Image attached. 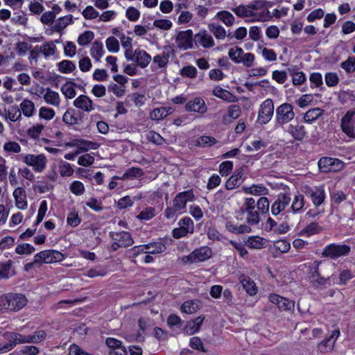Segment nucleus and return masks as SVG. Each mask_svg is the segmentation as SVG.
<instances>
[{
	"label": "nucleus",
	"mask_w": 355,
	"mask_h": 355,
	"mask_svg": "<svg viewBox=\"0 0 355 355\" xmlns=\"http://www.w3.org/2000/svg\"><path fill=\"white\" fill-rule=\"evenodd\" d=\"M257 209L262 214H266L269 211L270 202L266 197H261L257 202Z\"/></svg>",
	"instance_id": "nucleus-57"
},
{
	"label": "nucleus",
	"mask_w": 355,
	"mask_h": 355,
	"mask_svg": "<svg viewBox=\"0 0 355 355\" xmlns=\"http://www.w3.org/2000/svg\"><path fill=\"white\" fill-rule=\"evenodd\" d=\"M3 337L8 340V343L1 345L4 353L12 349L17 344L25 343V335L17 332L6 331L3 334Z\"/></svg>",
	"instance_id": "nucleus-9"
},
{
	"label": "nucleus",
	"mask_w": 355,
	"mask_h": 355,
	"mask_svg": "<svg viewBox=\"0 0 355 355\" xmlns=\"http://www.w3.org/2000/svg\"><path fill=\"white\" fill-rule=\"evenodd\" d=\"M291 197L288 193H280L271 205V213L277 216L291 204Z\"/></svg>",
	"instance_id": "nucleus-12"
},
{
	"label": "nucleus",
	"mask_w": 355,
	"mask_h": 355,
	"mask_svg": "<svg viewBox=\"0 0 355 355\" xmlns=\"http://www.w3.org/2000/svg\"><path fill=\"white\" fill-rule=\"evenodd\" d=\"M169 114L165 107H159L154 109L150 113V118L153 120H160L166 117Z\"/></svg>",
	"instance_id": "nucleus-52"
},
{
	"label": "nucleus",
	"mask_w": 355,
	"mask_h": 355,
	"mask_svg": "<svg viewBox=\"0 0 355 355\" xmlns=\"http://www.w3.org/2000/svg\"><path fill=\"white\" fill-rule=\"evenodd\" d=\"M76 85L72 82H67L61 87V92L67 98H73L76 92L74 88Z\"/></svg>",
	"instance_id": "nucleus-36"
},
{
	"label": "nucleus",
	"mask_w": 355,
	"mask_h": 355,
	"mask_svg": "<svg viewBox=\"0 0 355 355\" xmlns=\"http://www.w3.org/2000/svg\"><path fill=\"white\" fill-rule=\"evenodd\" d=\"M341 67L347 73L355 71V57H349L340 64Z\"/></svg>",
	"instance_id": "nucleus-53"
},
{
	"label": "nucleus",
	"mask_w": 355,
	"mask_h": 355,
	"mask_svg": "<svg viewBox=\"0 0 355 355\" xmlns=\"http://www.w3.org/2000/svg\"><path fill=\"white\" fill-rule=\"evenodd\" d=\"M72 15H69L64 17H60L56 22L55 26V30L57 32H61L64 28H65L69 24H71Z\"/></svg>",
	"instance_id": "nucleus-40"
},
{
	"label": "nucleus",
	"mask_w": 355,
	"mask_h": 355,
	"mask_svg": "<svg viewBox=\"0 0 355 355\" xmlns=\"http://www.w3.org/2000/svg\"><path fill=\"white\" fill-rule=\"evenodd\" d=\"M194 200V194L192 189L178 193L173 200V206L165 209L164 216L167 219L175 220L177 213H181L186 208L188 202Z\"/></svg>",
	"instance_id": "nucleus-1"
},
{
	"label": "nucleus",
	"mask_w": 355,
	"mask_h": 355,
	"mask_svg": "<svg viewBox=\"0 0 355 355\" xmlns=\"http://www.w3.org/2000/svg\"><path fill=\"white\" fill-rule=\"evenodd\" d=\"M67 146L78 147L80 151L83 152H86L89 148L95 150L98 148L97 144L83 139H73L71 143L67 144Z\"/></svg>",
	"instance_id": "nucleus-23"
},
{
	"label": "nucleus",
	"mask_w": 355,
	"mask_h": 355,
	"mask_svg": "<svg viewBox=\"0 0 355 355\" xmlns=\"http://www.w3.org/2000/svg\"><path fill=\"white\" fill-rule=\"evenodd\" d=\"M110 235L111 238L114 241L112 245V249L114 251L117 250L119 248L129 247L134 243L130 234L128 232H111Z\"/></svg>",
	"instance_id": "nucleus-3"
},
{
	"label": "nucleus",
	"mask_w": 355,
	"mask_h": 355,
	"mask_svg": "<svg viewBox=\"0 0 355 355\" xmlns=\"http://www.w3.org/2000/svg\"><path fill=\"white\" fill-rule=\"evenodd\" d=\"M246 216V221L248 225H256L260 222V216L259 214L257 211L253 210L245 212Z\"/></svg>",
	"instance_id": "nucleus-50"
},
{
	"label": "nucleus",
	"mask_w": 355,
	"mask_h": 355,
	"mask_svg": "<svg viewBox=\"0 0 355 355\" xmlns=\"http://www.w3.org/2000/svg\"><path fill=\"white\" fill-rule=\"evenodd\" d=\"M291 210L293 214H300L303 211L305 205L304 197L302 193H297L291 198Z\"/></svg>",
	"instance_id": "nucleus-25"
},
{
	"label": "nucleus",
	"mask_w": 355,
	"mask_h": 355,
	"mask_svg": "<svg viewBox=\"0 0 355 355\" xmlns=\"http://www.w3.org/2000/svg\"><path fill=\"white\" fill-rule=\"evenodd\" d=\"M36 261L40 263H52L62 261L64 259L62 253L55 250L41 251L35 254Z\"/></svg>",
	"instance_id": "nucleus-8"
},
{
	"label": "nucleus",
	"mask_w": 355,
	"mask_h": 355,
	"mask_svg": "<svg viewBox=\"0 0 355 355\" xmlns=\"http://www.w3.org/2000/svg\"><path fill=\"white\" fill-rule=\"evenodd\" d=\"M73 105L87 112L94 110L93 101L86 95H80L77 97L73 101Z\"/></svg>",
	"instance_id": "nucleus-19"
},
{
	"label": "nucleus",
	"mask_w": 355,
	"mask_h": 355,
	"mask_svg": "<svg viewBox=\"0 0 355 355\" xmlns=\"http://www.w3.org/2000/svg\"><path fill=\"white\" fill-rule=\"evenodd\" d=\"M321 230L322 228L319 226L318 223L313 222L301 230L300 234L309 236L319 233Z\"/></svg>",
	"instance_id": "nucleus-37"
},
{
	"label": "nucleus",
	"mask_w": 355,
	"mask_h": 355,
	"mask_svg": "<svg viewBox=\"0 0 355 355\" xmlns=\"http://www.w3.org/2000/svg\"><path fill=\"white\" fill-rule=\"evenodd\" d=\"M144 175L141 168L137 167L129 168L123 175L121 179L125 180L130 178H140Z\"/></svg>",
	"instance_id": "nucleus-45"
},
{
	"label": "nucleus",
	"mask_w": 355,
	"mask_h": 355,
	"mask_svg": "<svg viewBox=\"0 0 355 355\" xmlns=\"http://www.w3.org/2000/svg\"><path fill=\"white\" fill-rule=\"evenodd\" d=\"M274 112V104L271 99L264 101L260 106L258 114L257 122L260 124L268 123Z\"/></svg>",
	"instance_id": "nucleus-11"
},
{
	"label": "nucleus",
	"mask_w": 355,
	"mask_h": 355,
	"mask_svg": "<svg viewBox=\"0 0 355 355\" xmlns=\"http://www.w3.org/2000/svg\"><path fill=\"white\" fill-rule=\"evenodd\" d=\"M217 17L227 26H231L234 23V17L228 11H220L217 13Z\"/></svg>",
	"instance_id": "nucleus-41"
},
{
	"label": "nucleus",
	"mask_w": 355,
	"mask_h": 355,
	"mask_svg": "<svg viewBox=\"0 0 355 355\" xmlns=\"http://www.w3.org/2000/svg\"><path fill=\"white\" fill-rule=\"evenodd\" d=\"M208 28L217 40H223L225 38L226 31L221 25L216 23H211L209 24Z\"/></svg>",
	"instance_id": "nucleus-33"
},
{
	"label": "nucleus",
	"mask_w": 355,
	"mask_h": 355,
	"mask_svg": "<svg viewBox=\"0 0 355 355\" xmlns=\"http://www.w3.org/2000/svg\"><path fill=\"white\" fill-rule=\"evenodd\" d=\"M58 168L62 177H69L73 173V169L71 164L65 161L60 160L59 162Z\"/></svg>",
	"instance_id": "nucleus-39"
},
{
	"label": "nucleus",
	"mask_w": 355,
	"mask_h": 355,
	"mask_svg": "<svg viewBox=\"0 0 355 355\" xmlns=\"http://www.w3.org/2000/svg\"><path fill=\"white\" fill-rule=\"evenodd\" d=\"M148 254H159L164 252L166 247V240L159 239L157 241L144 245V247Z\"/></svg>",
	"instance_id": "nucleus-20"
},
{
	"label": "nucleus",
	"mask_w": 355,
	"mask_h": 355,
	"mask_svg": "<svg viewBox=\"0 0 355 355\" xmlns=\"http://www.w3.org/2000/svg\"><path fill=\"white\" fill-rule=\"evenodd\" d=\"M213 95L215 96L220 98L223 100L227 101L228 102L233 101L232 98H234L233 94L229 91L223 89L220 87H216L212 91Z\"/></svg>",
	"instance_id": "nucleus-35"
},
{
	"label": "nucleus",
	"mask_w": 355,
	"mask_h": 355,
	"mask_svg": "<svg viewBox=\"0 0 355 355\" xmlns=\"http://www.w3.org/2000/svg\"><path fill=\"white\" fill-rule=\"evenodd\" d=\"M196 262L204 261L209 259L212 256V251L210 248L207 246H202L201 248L194 250L193 252Z\"/></svg>",
	"instance_id": "nucleus-26"
},
{
	"label": "nucleus",
	"mask_w": 355,
	"mask_h": 355,
	"mask_svg": "<svg viewBox=\"0 0 355 355\" xmlns=\"http://www.w3.org/2000/svg\"><path fill=\"white\" fill-rule=\"evenodd\" d=\"M244 169V166L236 169L234 173L226 181L225 187L227 190L239 187L243 183L245 178Z\"/></svg>",
	"instance_id": "nucleus-14"
},
{
	"label": "nucleus",
	"mask_w": 355,
	"mask_h": 355,
	"mask_svg": "<svg viewBox=\"0 0 355 355\" xmlns=\"http://www.w3.org/2000/svg\"><path fill=\"white\" fill-rule=\"evenodd\" d=\"M175 43L180 49L187 50L193 49V38L191 30L180 31L176 36Z\"/></svg>",
	"instance_id": "nucleus-13"
},
{
	"label": "nucleus",
	"mask_w": 355,
	"mask_h": 355,
	"mask_svg": "<svg viewBox=\"0 0 355 355\" xmlns=\"http://www.w3.org/2000/svg\"><path fill=\"white\" fill-rule=\"evenodd\" d=\"M232 11L239 17L250 18L249 22L267 21L272 18L269 11L258 12L252 11L250 4L240 5L232 9Z\"/></svg>",
	"instance_id": "nucleus-2"
},
{
	"label": "nucleus",
	"mask_w": 355,
	"mask_h": 355,
	"mask_svg": "<svg viewBox=\"0 0 355 355\" xmlns=\"http://www.w3.org/2000/svg\"><path fill=\"white\" fill-rule=\"evenodd\" d=\"M205 317L199 316L193 320L189 322L185 328L187 334L192 335L198 331Z\"/></svg>",
	"instance_id": "nucleus-28"
},
{
	"label": "nucleus",
	"mask_w": 355,
	"mask_h": 355,
	"mask_svg": "<svg viewBox=\"0 0 355 355\" xmlns=\"http://www.w3.org/2000/svg\"><path fill=\"white\" fill-rule=\"evenodd\" d=\"M252 11L263 12L269 11L268 10L272 6V3L266 0H256L250 3Z\"/></svg>",
	"instance_id": "nucleus-32"
},
{
	"label": "nucleus",
	"mask_w": 355,
	"mask_h": 355,
	"mask_svg": "<svg viewBox=\"0 0 355 355\" xmlns=\"http://www.w3.org/2000/svg\"><path fill=\"white\" fill-rule=\"evenodd\" d=\"M340 126L344 133L355 139V110L347 112L341 119Z\"/></svg>",
	"instance_id": "nucleus-10"
},
{
	"label": "nucleus",
	"mask_w": 355,
	"mask_h": 355,
	"mask_svg": "<svg viewBox=\"0 0 355 355\" xmlns=\"http://www.w3.org/2000/svg\"><path fill=\"white\" fill-rule=\"evenodd\" d=\"M40 117L46 120H51L55 116V112L52 108L42 107L39 112Z\"/></svg>",
	"instance_id": "nucleus-63"
},
{
	"label": "nucleus",
	"mask_w": 355,
	"mask_h": 355,
	"mask_svg": "<svg viewBox=\"0 0 355 355\" xmlns=\"http://www.w3.org/2000/svg\"><path fill=\"white\" fill-rule=\"evenodd\" d=\"M62 120L65 123L69 125L78 124V119L75 116L74 110H67L62 116Z\"/></svg>",
	"instance_id": "nucleus-48"
},
{
	"label": "nucleus",
	"mask_w": 355,
	"mask_h": 355,
	"mask_svg": "<svg viewBox=\"0 0 355 355\" xmlns=\"http://www.w3.org/2000/svg\"><path fill=\"white\" fill-rule=\"evenodd\" d=\"M233 168V163L230 161H225L220 164L219 173L222 176H227Z\"/></svg>",
	"instance_id": "nucleus-60"
},
{
	"label": "nucleus",
	"mask_w": 355,
	"mask_h": 355,
	"mask_svg": "<svg viewBox=\"0 0 355 355\" xmlns=\"http://www.w3.org/2000/svg\"><path fill=\"white\" fill-rule=\"evenodd\" d=\"M320 263V261H315L313 263V266H310L309 273L310 275V278L311 279L312 282H315L317 279L320 277L319 272V266Z\"/></svg>",
	"instance_id": "nucleus-58"
},
{
	"label": "nucleus",
	"mask_w": 355,
	"mask_h": 355,
	"mask_svg": "<svg viewBox=\"0 0 355 355\" xmlns=\"http://www.w3.org/2000/svg\"><path fill=\"white\" fill-rule=\"evenodd\" d=\"M318 166L321 173H328L340 171L344 164L341 160L337 158L323 157L319 159Z\"/></svg>",
	"instance_id": "nucleus-4"
},
{
	"label": "nucleus",
	"mask_w": 355,
	"mask_h": 355,
	"mask_svg": "<svg viewBox=\"0 0 355 355\" xmlns=\"http://www.w3.org/2000/svg\"><path fill=\"white\" fill-rule=\"evenodd\" d=\"M196 43L200 44L203 48L209 49L214 46L212 36L205 30L200 31L195 35Z\"/></svg>",
	"instance_id": "nucleus-18"
},
{
	"label": "nucleus",
	"mask_w": 355,
	"mask_h": 355,
	"mask_svg": "<svg viewBox=\"0 0 355 355\" xmlns=\"http://www.w3.org/2000/svg\"><path fill=\"white\" fill-rule=\"evenodd\" d=\"M40 352L37 347L33 345H28L23 347L19 352H17V355H37Z\"/></svg>",
	"instance_id": "nucleus-54"
},
{
	"label": "nucleus",
	"mask_w": 355,
	"mask_h": 355,
	"mask_svg": "<svg viewBox=\"0 0 355 355\" xmlns=\"http://www.w3.org/2000/svg\"><path fill=\"white\" fill-rule=\"evenodd\" d=\"M216 142L217 141L214 137L209 136H202L196 140L197 145L203 148L210 147Z\"/></svg>",
	"instance_id": "nucleus-46"
},
{
	"label": "nucleus",
	"mask_w": 355,
	"mask_h": 355,
	"mask_svg": "<svg viewBox=\"0 0 355 355\" xmlns=\"http://www.w3.org/2000/svg\"><path fill=\"white\" fill-rule=\"evenodd\" d=\"M350 247L347 245L330 244L324 248L322 256L331 259H336L349 254Z\"/></svg>",
	"instance_id": "nucleus-7"
},
{
	"label": "nucleus",
	"mask_w": 355,
	"mask_h": 355,
	"mask_svg": "<svg viewBox=\"0 0 355 355\" xmlns=\"http://www.w3.org/2000/svg\"><path fill=\"white\" fill-rule=\"evenodd\" d=\"M40 48L42 49V53L46 58L53 55L56 52V46L53 41L44 43L42 46H40Z\"/></svg>",
	"instance_id": "nucleus-38"
},
{
	"label": "nucleus",
	"mask_w": 355,
	"mask_h": 355,
	"mask_svg": "<svg viewBox=\"0 0 355 355\" xmlns=\"http://www.w3.org/2000/svg\"><path fill=\"white\" fill-rule=\"evenodd\" d=\"M20 110L25 116H31L35 110L34 103L30 100L24 99L20 104Z\"/></svg>",
	"instance_id": "nucleus-42"
},
{
	"label": "nucleus",
	"mask_w": 355,
	"mask_h": 355,
	"mask_svg": "<svg viewBox=\"0 0 355 355\" xmlns=\"http://www.w3.org/2000/svg\"><path fill=\"white\" fill-rule=\"evenodd\" d=\"M185 109L188 112H195L200 114H204L207 112V107L202 98L196 97L189 101L185 105Z\"/></svg>",
	"instance_id": "nucleus-16"
},
{
	"label": "nucleus",
	"mask_w": 355,
	"mask_h": 355,
	"mask_svg": "<svg viewBox=\"0 0 355 355\" xmlns=\"http://www.w3.org/2000/svg\"><path fill=\"white\" fill-rule=\"evenodd\" d=\"M12 266V261L8 260L5 263H3L0 266V279H8L10 277L15 274V272H10Z\"/></svg>",
	"instance_id": "nucleus-43"
},
{
	"label": "nucleus",
	"mask_w": 355,
	"mask_h": 355,
	"mask_svg": "<svg viewBox=\"0 0 355 355\" xmlns=\"http://www.w3.org/2000/svg\"><path fill=\"white\" fill-rule=\"evenodd\" d=\"M58 70L63 73H71L76 69L75 64L67 60H62L58 63Z\"/></svg>",
	"instance_id": "nucleus-44"
},
{
	"label": "nucleus",
	"mask_w": 355,
	"mask_h": 355,
	"mask_svg": "<svg viewBox=\"0 0 355 355\" xmlns=\"http://www.w3.org/2000/svg\"><path fill=\"white\" fill-rule=\"evenodd\" d=\"M46 337V333L44 330H38L32 334L25 336V343H38L44 340Z\"/></svg>",
	"instance_id": "nucleus-30"
},
{
	"label": "nucleus",
	"mask_w": 355,
	"mask_h": 355,
	"mask_svg": "<svg viewBox=\"0 0 355 355\" xmlns=\"http://www.w3.org/2000/svg\"><path fill=\"white\" fill-rule=\"evenodd\" d=\"M324 113V110L319 107H315L309 110L304 116V121L306 123H311L315 120L321 116Z\"/></svg>",
	"instance_id": "nucleus-31"
},
{
	"label": "nucleus",
	"mask_w": 355,
	"mask_h": 355,
	"mask_svg": "<svg viewBox=\"0 0 355 355\" xmlns=\"http://www.w3.org/2000/svg\"><path fill=\"white\" fill-rule=\"evenodd\" d=\"M306 194L311 198L313 205L316 207L321 205L325 199V193L322 187H319L315 191L309 189Z\"/></svg>",
	"instance_id": "nucleus-22"
},
{
	"label": "nucleus",
	"mask_w": 355,
	"mask_h": 355,
	"mask_svg": "<svg viewBox=\"0 0 355 355\" xmlns=\"http://www.w3.org/2000/svg\"><path fill=\"white\" fill-rule=\"evenodd\" d=\"M70 190L73 194L76 196H80L84 193L85 187L81 182L74 181L71 183L70 186Z\"/></svg>",
	"instance_id": "nucleus-64"
},
{
	"label": "nucleus",
	"mask_w": 355,
	"mask_h": 355,
	"mask_svg": "<svg viewBox=\"0 0 355 355\" xmlns=\"http://www.w3.org/2000/svg\"><path fill=\"white\" fill-rule=\"evenodd\" d=\"M255 57L253 53H243V59L240 60L239 63H242L247 67H251L254 65Z\"/></svg>",
	"instance_id": "nucleus-61"
},
{
	"label": "nucleus",
	"mask_w": 355,
	"mask_h": 355,
	"mask_svg": "<svg viewBox=\"0 0 355 355\" xmlns=\"http://www.w3.org/2000/svg\"><path fill=\"white\" fill-rule=\"evenodd\" d=\"M94 34L92 31H87L79 35L78 43L81 46L87 45L94 39Z\"/></svg>",
	"instance_id": "nucleus-51"
},
{
	"label": "nucleus",
	"mask_w": 355,
	"mask_h": 355,
	"mask_svg": "<svg viewBox=\"0 0 355 355\" xmlns=\"http://www.w3.org/2000/svg\"><path fill=\"white\" fill-rule=\"evenodd\" d=\"M106 47L109 51L118 52L119 50V44L118 40L113 36L109 37L106 40Z\"/></svg>",
	"instance_id": "nucleus-59"
},
{
	"label": "nucleus",
	"mask_w": 355,
	"mask_h": 355,
	"mask_svg": "<svg viewBox=\"0 0 355 355\" xmlns=\"http://www.w3.org/2000/svg\"><path fill=\"white\" fill-rule=\"evenodd\" d=\"M280 304L279 309L280 311H293L295 307V302L288 298L283 297L280 300Z\"/></svg>",
	"instance_id": "nucleus-56"
},
{
	"label": "nucleus",
	"mask_w": 355,
	"mask_h": 355,
	"mask_svg": "<svg viewBox=\"0 0 355 355\" xmlns=\"http://www.w3.org/2000/svg\"><path fill=\"white\" fill-rule=\"evenodd\" d=\"M104 50L103 43L96 40L93 42L92 46L90 49L91 56L97 62L100 61L101 57L103 55Z\"/></svg>",
	"instance_id": "nucleus-29"
},
{
	"label": "nucleus",
	"mask_w": 355,
	"mask_h": 355,
	"mask_svg": "<svg viewBox=\"0 0 355 355\" xmlns=\"http://www.w3.org/2000/svg\"><path fill=\"white\" fill-rule=\"evenodd\" d=\"M35 250V248L28 243L19 244L15 248V252L20 255L31 254Z\"/></svg>",
	"instance_id": "nucleus-49"
},
{
	"label": "nucleus",
	"mask_w": 355,
	"mask_h": 355,
	"mask_svg": "<svg viewBox=\"0 0 355 355\" xmlns=\"http://www.w3.org/2000/svg\"><path fill=\"white\" fill-rule=\"evenodd\" d=\"M10 311H18L22 309L27 302L26 297L22 294L8 293Z\"/></svg>",
	"instance_id": "nucleus-17"
},
{
	"label": "nucleus",
	"mask_w": 355,
	"mask_h": 355,
	"mask_svg": "<svg viewBox=\"0 0 355 355\" xmlns=\"http://www.w3.org/2000/svg\"><path fill=\"white\" fill-rule=\"evenodd\" d=\"M339 335L340 331L338 329L334 330L328 338H326L318 344L320 352L322 353L331 352Z\"/></svg>",
	"instance_id": "nucleus-15"
},
{
	"label": "nucleus",
	"mask_w": 355,
	"mask_h": 355,
	"mask_svg": "<svg viewBox=\"0 0 355 355\" xmlns=\"http://www.w3.org/2000/svg\"><path fill=\"white\" fill-rule=\"evenodd\" d=\"M287 131L293 139L297 141H302L306 136L304 126L298 123L290 124L288 126Z\"/></svg>",
	"instance_id": "nucleus-24"
},
{
	"label": "nucleus",
	"mask_w": 355,
	"mask_h": 355,
	"mask_svg": "<svg viewBox=\"0 0 355 355\" xmlns=\"http://www.w3.org/2000/svg\"><path fill=\"white\" fill-rule=\"evenodd\" d=\"M246 245L250 248L261 249L263 246V239L259 236H251L248 238Z\"/></svg>",
	"instance_id": "nucleus-47"
},
{
	"label": "nucleus",
	"mask_w": 355,
	"mask_h": 355,
	"mask_svg": "<svg viewBox=\"0 0 355 355\" xmlns=\"http://www.w3.org/2000/svg\"><path fill=\"white\" fill-rule=\"evenodd\" d=\"M135 61L141 68L148 66L151 60V57L144 50L137 49L135 51Z\"/></svg>",
	"instance_id": "nucleus-27"
},
{
	"label": "nucleus",
	"mask_w": 355,
	"mask_h": 355,
	"mask_svg": "<svg viewBox=\"0 0 355 355\" xmlns=\"http://www.w3.org/2000/svg\"><path fill=\"white\" fill-rule=\"evenodd\" d=\"M241 284L250 295H254L257 293L255 283L249 277L244 276L242 277L241 279Z\"/></svg>",
	"instance_id": "nucleus-34"
},
{
	"label": "nucleus",
	"mask_w": 355,
	"mask_h": 355,
	"mask_svg": "<svg viewBox=\"0 0 355 355\" xmlns=\"http://www.w3.org/2000/svg\"><path fill=\"white\" fill-rule=\"evenodd\" d=\"M23 162L32 166L35 172H42L46 166L47 159L44 154H28L23 158Z\"/></svg>",
	"instance_id": "nucleus-6"
},
{
	"label": "nucleus",
	"mask_w": 355,
	"mask_h": 355,
	"mask_svg": "<svg viewBox=\"0 0 355 355\" xmlns=\"http://www.w3.org/2000/svg\"><path fill=\"white\" fill-rule=\"evenodd\" d=\"M243 53L244 51L241 48L234 46L229 50L228 55L233 62L239 64L240 61V60H239V55H243Z\"/></svg>",
	"instance_id": "nucleus-55"
},
{
	"label": "nucleus",
	"mask_w": 355,
	"mask_h": 355,
	"mask_svg": "<svg viewBox=\"0 0 355 355\" xmlns=\"http://www.w3.org/2000/svg\"><path fill=\"white\" fill-rule=\"evenodd\" d=\"M295 117L293 107L290 103L279 105L276 110L277 123L281 126L288 123Z\"/></svg>",
	"instance_id": "nucleus-5"
},
{
	"label": "nucleus",
	"mask_w": 355,
	"mask_h": 355,
	"mask_svg": "<svg viewBox=\"0 0 355 355\" xmlns=\"http://www.w3.org/2000/svg\"><path fill=\"white\" fill-rule=\"evenodd\" d=\"M42 92L41 94L45 92L43 95L44 101L49 105L55 107H59L60 104V98L58 92L52 90L51 88L47 87L46 89H42Z\"/></svg>",
	"instance_id": "nucleus-21"
},
{
	"label": "nucleus",
	"mask_w": 355,
	"mask_h": 355,
	"mask_svg": "<svg viewBox=\"0 0 355 355\" xmlns=\"http://www.w3.org/2000/svg\"><path fill=\"white\" fill-rule=\"evenodd\" d=\"M8 118L12 121H16L21 117V110L17 106H12L8 110Z\"/></svg>",
	"instance_id": "nucleus-62"
}]
</instances>
